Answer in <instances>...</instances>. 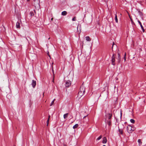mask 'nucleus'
Masks as SVG:
<instances>
[{
	"instance_id": "21",
	"label": "nucleus",
	"mask_w": 146,
	"mask_h": 146,
	"mask_svg": "<svg viewBox=\"0 0 146 146\" xmlns=\"http://www.w3.org/2000/svg\"><path fill=\"white\" fill-rule=\"evenodd\" d=\"M118 62L119 63L120 62V55L118 53Z\"/></svg>"
},
{
	"instance_id": "10",
	"label": "nucleus",
	"mask_w": 146,
	"mask_h": 146,
	"mask_svg": "<svg viewBox=\"0 0 146 146\" xmlns=\"http://www.w3.org/2000/svg\"><path fill=\"white\" fill-rule=\"evenodd\" d=\"M107 141V139L106 137H104L103 138V139L102 141V143H106Z\"/></svg>"
},
{
	"instance_id": "36",
	"label": "nucleus",
	"mask_w": 146,
	"mask_h": 146,
	"mask_svg": "<svg viewBox=\"0 0 146 146\" xmlns=\"http://www.w3.org/2000/svg\"><path fill=\"white\" fill-rule=\"evenodd\" d=\"M86 117V116H84V117Z\"/></svg>"
},
{
	"instance_id": "6",
	"label": "nucleus",
	"mask_w": 146,
	"mask_h": 146,
	"mask_svg": "<svg viewBox=\"0 0 146 146\" xmlns=\"http://www.w3.org/2000/svg\"><path fill=\"white\" fill-rule=\"evenodd\" d=\"M115 57L114 54H113L111 57V64L112 65H115Z\"/></svg>"
},
{
	"instance_id": "29",
	"label": "nucleus",
	"mask_w": 146,
	"mask_h": 146,
	"mask_svg": "<svg viewBox=\"0 0 146 146\" xmlns=\"http://www.w3.org/2000/svg\"><path fill=\"white\" fill-rule=\"evenodd\" d=\"M130 19H131V22H132V23H133V21L132 19L131 18H130Z\"/></svg>"
},
{
	"instance_id": "12",
	"label": "nucleus",
	"mask_w": 146,
	"mask_h": 146,
	"mask_svg": "<svg viewBox=\"0 0 146 146\" xmlns=\"http://www.w3.org/2000/svg\"><path fill=\"white\" fill-rule=\"evenodd\" d=\"M107 123L109 126L111 125V120H107Z\"/></svg>"
},
{
	"instance_id": "7",
	"label": "nucleus",
	"mask_w": 146,
	"mask_h": 146,
	"mask_svg": "<svg viewBox=\"0 0 146 146\" xmlns=\"http://www.w3.org/2000/svg\"><path fill=\"white\" fill-rule=\"evenodd\" d=\"M31 84L33 87L34 88L36 85V81L34 80H32Z\"/></svg>"
},
{
	"instance_id": "24",
	"label": "nucleus",
	"mask_w": 146,
	"mask_h": 146,
	"mask_svg": "<svg viewBox=\"0 0 146 146\" xmlns=\"http://www.w3.org/2000/svg\"><path fill=\"white\" fill-rule=\"evenodd\" d=\"M49 120V119H48L47 121V126H48Z\"/></svg>"
},
{
	"instance_id": "26",
	"label": "nucleus",
	"mask_w": 146,
	"mask_h": 146,
	"mask_svg": "<svg viewBox=\"0 0 146 146\" xmlns=\"http://www.w3.org/2000/svg\"><path fill=\"white\" fill-rule=\"evenodd\" d=\"M115 45V44H114V42H113V44H112V48L113 49V46H114V45Z\"/></svg>"
},
{
	"instance_id": "27",
	"label": "nucleus",
	"mask_w": 146,
	"mask_h": 146,
	"mask_svg": "<svg viewBox=\"0 0 146 146\" xmlns=\"http://www.w3.org/2000/svg\"><path fill=\"white\" fill-rule=\"evenodd\" d=\"M124 59L125 61L126 60V56H124Z\"/></svg>"
},
{
	"instance_id": "32",
	"label": "nucleus",
	"mask_w": 146,
	"mask_h": 146,
	"mask_svg": "<svg viewBox=\"0 0 146 146\" xmlns=\"http://www.w3.org/2000/svg\"><path fill=\"white\" fill-rule=\"evenodd\" d=\"M30 1V0H27V1Z\"/></svg>"
},
{
	"instance_id": "1",
	"label": "nucleus",
	"mask_w": 146,
	"mask_h": 146,
	"mask_svg": "<svg viewBox=\"0 0 146 146\" xmlns=\"http://www.w3.org/2000/svg\"><path fill=\"white\" fill-rule=\"evenodd\" d=\"M127 130L128 132L129 133H131L134 130L132 129V127L131 126H128L127 127Z\"/></svg>"
},
{
	"instance_id": "23",
	"label": "nucleus",
	"mask_w": 146,
	"mask_h": 146,
	"mask_svg": "<svg viewBox=\"0 0 146 146\" xmlns=\"http://www.w3.org/2000/svg\"><path fill=\"white\" fill-rule=\"evenodd\" d=\"M30 13L31 14V16H34V14L33 12H31Z\"/></svg>"
},
{
	"instance_id": "2",
	"label": "nucleus",
	"mask_w": 146,
	"mask_h": 146,
	"mask_svg": "<svg viewBox=\"0 0 146 146\" xmlns=\"http://www.w3.org/2000/svg\"><path fill=\"white\" fill-rule=\"evenodd\" d=\"M118 130V134L119 137L120 138H121V135H123V130L122 129H120L119 128Z\"/></svg>"
},
{
	"instance_id": "9",
	"label": "nucleus",
	"mask_w": 146,
	"mask_h": 146,
	"mask_svg": "<svg viewBox=\"0 0 146 146\" xmlns=\"http://www.w3.org/2000/svg\"><path fill=\"white\" fill-rule=\"evenodd\" d=\"M16 27L17 28H18V29L20 28V23L18 21L17 22L16 24Z\"/></svg>"
},
{
	"instance_id": "18",
	"label": "nucleus",
	"mask_w": 146,
	"mask_h": 146,
	"mask_svg": "<svg viewBox=\"0 0 146 146\" xmlns=\"http://www.w3.org/2000/svg\"><path fill=\"white\" fill-rule=\"evenodd\" d=\"M130 121L132 123H134L135 122V120L133 119H131L130 120Z\"/></svg>"
},
{
	"instance_id": "17",
	"label": "nucleus",
	"mask_w": 146,
	"mask_h": 146,
	"mask_svg": "<svg viewBox=\"0 0 146 146\" xmlns=\"http://www.w3.org/2000/svg\"><path fill=\"white\" fill-rule=\"evenodd\" d=\"M115 21L117 23L118 22V19H117V15H116V13L115 14Z\"/></svg>"
},
{
	"instance_id": "5",
	"label": "nucleus",
	"mask_w": 146,
	"mask_h": 146,
	"mask_svg": "<svg viewBox=\"0 0 146 146\" xmlns=\"http://www.w3.org/2000/svg\"><path fill=\"white\" fill-rule=\"evenodd\" d=\"M136 19L137 20V22H138V23L139 24V25H140L141 28L142 29L143 32H145V30L144 29V28H143V26H142V25L141 24V22L140 21H139V20H138L137 18H136Z\"/></svg>"
},
{
	"instance_id": "11",
	"label": "nucleus",
	"mask_w": 146,
	"mask_h": 146,
	"mask_svg": "<svg viewBox=\"0 0 146 146\" xmlns=\"http://www.w3.org/2000/svg\"><path fill=\"white\" fill-rule=\"evenodd\" d=\"M112 116V114H109L107 116L108 120H111V119Z\"/></svg>"
},
{
	"instance_id": "25",
	"label": "nucleus",
	"mask_w": 146,
	"mask_h": 146,
	"mask_svg": "<svg viewBox=\"0 0 146 146\" xmlns=\"http://www.w3.org/2000/svg\"><path fill=\"white\" fill-rule=\"evenodd\" d=\"M141 141V140L140 139H139L138 140V142L139 143H140Z\"/></svg>"
},
{
	"instance_id": "13",
	"label": "nucleus",
	"mask_w": 146,
	"mask_h": 146,
	"mask_svg": "<svg viewBox=\"0 0 146 146\" xmlns=\"http://www.w3.org/2000/svg\"><path fill=\"white\" fill-rule=\"evenodd\" d=\"M86 40L87 41H91V39L90 38V37L88 36H87L86 37Z\"/></svg>"
},
{
	"instance_id": "4",
	"label": "nucleus",
	"mask_w": 146,
	"mask_h": 146,
	"mask_svg": "<svg viewBox=\"0 0 146 146\" xmlns=\"http://www.w3.org/2000/svg\"><path fill=\"white\" fill-rule=\"evenodd\" d=\"M71 84V81L70 80H68L66 82L65 86L67 87H69L70 86Z\"/></svg>"
},
{
	"instance_id": "15",
	"label": "nucleus",
	"mask_w": 146,
	"mask_h": 146,
	"mask_svg": "<svg viewBox=\"0 0 146 146\" xmlns=\"http://www.w3.org/2000/svg\"><path fill=\"white\" fill-rule=\"evenodd\" d=\"M67 14V13L66 11H63L62 13V15H65Z\"/></svg>"
},
{
	"instance_id": "20",
	"label": "nucleus",
	"mask_w": 146,
	"mask_h": 146,
	"mask_svg": "<svg viewBox=\"0 0 146 146\" xmlns=\"http://www.w3.org/2000/svg\"><path fill=\"white\" fill-rule=\"evenodd\" d=\"M55 100V99H54L53 100L51 104H50V106H52L53 104H54V100Z\"/></svg>"
},
{
	"instance_id": "35",
	"label": "nucleus",
	"mask_w": 146,
	"mask_h": 146,
	"mask_svg": "<svg viewBox=\"0 0 146 146\" xmlns=\"http://www.w3.org/2000/svg\"><path fill=\"white\" fill-rule=\"evenodd\" d=\"M64 146H66V145H64Z\"/></svg>"
},
{
	"instance_id": "22",
	"label": "nucleus",
	"mask_w": 146,
	"mask_h": 146,
	"mask_svg": "<svg viewBox=\"0 0 146 146\" xmlns=\"http://www.w3.org/2000/svg\"><path fill=\"white\" fill-rule=\"evenodd\" d=\"M76 20V17H74L72 19V21H75Z\"/></svg>"
},
{
	"instance_id": "28",
	"label": "nucleus",
	"mask_w": 146,
	"mask_h": 146,
	"mask_svg": "<svg viewBox=\"0 0 146 146\" xmlns=\"http://www.w3.org/2000/svg\"><path fill=\"white\" fill-rule=\"evenodd\" d=\"M50 117V115H49L48 116V119H49Z\"/></svg>"
},
{
	"instance_id": "8",
	"label": "nucleus",
	"mask_w": 146,
	"mask_h": 146,
	"mask_svg": "<svg viewBox=\"0 0 146 146\" xmlns=\"http://www.w3.org/2000/svg\"><path fill=\"white\" fill-rule=\"evenodd\" d=\"M85 93H83V92H81L80 91H79L78 94V96L80 98Z\"/></svg>"
},
{
	"instance_id": "37",
	"label": "nucleus",
	"mask_w": 146,
	"mask_h": 146,
	"mask_svg": "<svg viewBox=\"0 0 146 146\" xmlns=\"http://www.w3.org/2000/svg\"><path fill=\"white\" fill-rule=\"evenodd\" d=\"M85 16V14H84V17Z\"/></svg>"
},
{
	"instance_id": "19",
	"label": "nucleus",
	"mask_w": 146,
	"mask_h": 146,
	"mask_svg": "<svg viewBox=\"0 0 146 146\" xmlns=\"http://www.w3.org/2000/svg\"><path fill=\"white\" fill-rule=\"evenodd\" d=\"M102 137V136L101 135L96 140L98 141L100 140Z\"/></svg>"
},
{
	"instance_id": "3",
	"label": "nucleus",
	"mask_w": 146,
	"mask_h": 146,
	"mask_svg": "<svg viewBox=\"0 0 146 146\" xmlns=\"http://www.w3.org/2000/svg\"><path fill=\"white\" fill-rule=\"evenodd\" d=\"M79 91L83 92V93H85V88L83 86V84L80 86Z\"/></svg>"
},
{
	"instance_id": "33",
	"label": "nucleus",
	"mask_w": 146,
	"mask_h": 146,
	"mask_svg": "<svg viewBox=\"0 0 146 146\" xmlns=\"http://www.w3.org/2000/svg\"><path fill=\"white\" fill-rule=\"evenodd\" d=\"M103 146H106V145H103Z\"/></svg>"
},
{
	"instance_id": "14",
	"label": "nucleus",
	"mask_w": 146,
	"mask_h": 146,
	"mask_svg": "<svg viewBox=\"0 0 146 146\" xmlns=\"http://www.w3.org/2000/svg\"><path fill=\"white\" fill-rule=\"evenodd\" d=\"M68 113H66V114H64V119H66V118L68 116Z\"/></svg>"
},
{
	"instance_id": "31",
	"label": "nucleus",
	"mask_w": 146,
	"mask_h": 146,
	"mask_svg": "<svg viewBox=\"0 0 146 146\" xmlns=\"http://www.w3.org/2000/svg\"><path fill=\"white\" fill-rule=\"evenodd\" d=\"M121 116H122V113L121 112Z\"/></svg>"
},
{
	"instance_id": "30",
	"label": "nucleus",
	"mask_w": 146,
	"mask_h": 146,
	"mask_svg": "<svg viewBox=\"0 0 146 146\" xmlns=\"http://www.w3.org/2000/svg\"><path fill=\"white\" fill-rule=\"evenodd\" d=\"M126 52H125V54H124V56H126Z\"/></svg>"
},
{
	"instance_id": "34",
	"label": "nucleus",
	"mask_w": 146,
	"mask_h": 146,
	"mask_svg": "<svg viewBox=\"0 0 146 146\" xmlns=\"http://www.w3.org/2000/svg\"><path fill=\"white\" fill-rule=\"evenodd\" d=\"M53 74L54 75V72H53Z\"/></svg>"
},
{
	"instance_id": "16",
	"label": "nucleus",
	"mask_w": 146,
	"mask_h": 146,
	"mask_svg": "<svg viewBox=\"0 0 146 146\" xmlns=\"http://www.w3.org/2000/svg\"><path fill=\"white\" fill-rule=\"evenodd\" d=\"M78 124H76L75 125H74L73 127V128L74 129H75V128H77L78 127Z\"/></svg>"
}]
</instances>
